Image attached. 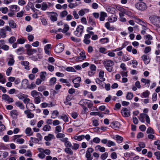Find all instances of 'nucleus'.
Listing matches in <instances>:
<instances>
[{"label":"nucleus","instance_id":"obj_1","mask_svg":"<svg viewBox=\"0 0 160 160\" xmlns=\"http://www.w3.org/2000/svg\"><path fill=\"white\" fill-rule=\"evenodd\" d=\"M103 64L106 69L109 72H111L112 71L113 66L114 64L113 61L110 60H107L105 61Z\"/></svg>","mask_w":160,"mask_h":160},{"label":"nucleus","instance_id":"obj_2","mask_svg":"<svg viewBox=\"0 0 160 160\" xmlns=\"http://www.w3.org/2000/svg\"><path fill=\"white\" fill-rule=\"evenodd\" d=\"M84 27L82 25H78L77 27L76 30L73 32L74 35L78 37H81L84 31Z\"/></svg>","mask_w":160,"mask_h":160},{"label":"nucleus","instance_id":"obj_3","mask_svg":"<svg viewBox=\"0 0 160 160\" xmlns=\"http://www.w3.org/2000/svg\"><path fill=\"white\" fill-rule=\"evenodd\" d=\"M152 23L154 25L157 26L160 22V18L157 16H152L149 17Z\"/></svg>","mask_w":160,"mask_h":160},{"label":"nucleus","instance_id":"obj_4","mask_svg":"<svg viewBox=\"0 0 160 160\" xmlns=\"http://www.w3.org/2000/svg\"><path fill=\"white\" fill-rule=\"evenodd\" d=\"M136 8L141 11H144L147 8V6L145 3L141 2L137 3L135 5Z\"/></svg>","mask_w":160,"mask_h":160},{"label":"nucleus","instance_id":"obj_5","mask_svg":"<svg viewBox=\"0 0 160 160\" xmlns=\"http://www.w3.org/2000/svg\"><path fill=\"white\" fill-rule=\"evenodd\" d=\"M143 38L145 40V43L147 45H149L152 43L151 41L152 40L153 38L150 35H145Z\"/></svg>","mask_w":160,"mask_h":160},{"label":"nucleus","instance_id":"obj_6","mask_svg":"<svg viewBox=\"0 0 160 160\" xmlns=\"http://www.w3.org/2000/svg\"><path fill=\"white\" fill-rule=\"evenodd\" d=\"M93 149L91 148H88L86 152L85 157L87 160H92V158L91 157V153L93 152Z\"/></svg>","mask_w":160,"mask_h":160},{"label":"nucleus","instance_id":"obj_7","mask_svg":"<svg viewBox=\"0 0 160 160\" xmlns=\"http://www.w3.org/2000/svg\"><path fill=\"white\" fill-rule=\"evenodd\" d=\"M122 115L124 117H128L130 116V112L129 110L126 108H123L121 110Z\"/></svg>","mask_w":160,"mask_h":160},{"label":"nucleus","instance_id":"obj_8","mask_svg":"<svg viewBox=\"0 0 160 160\" xmlns=\"http://www.w3.org/2000/svg\"><path fill=\"white\" fill-rule=\"evenodd\" d=\"M64 48V45L62 43H59L56 47L55 51L57 53H60L62 52Z\"/></svg>","mask_w":160,"mask_h":160},{"label":"nucleus","instance_id":"obj_9","mask_svg":"<svg viewBox=\"0 0 160 160\" xmlns=\"http://www.w3.org/2000/svg\"><path fill=\"white\" fill-rule=\"evenodd\" d=\"M2 99L5 101L8 102L9 103L12 102H13V99L12 98H10L8 95L6 94H4L2 95Z\"/></svg>","mask_w":160,"mask_h":160},{"label":"nucleus","instance_id":"obj_10","mask_svg":"<svg viewBox=\"0 0 160 160\" xmlns=\"http://www.w3.org/2000/svg\"><path fill=\"white\" fill-rule=\"evenodd\" d=\"M61 142H64V145L66 148H70L72 146L71 143L68 141V138H65L63 139H60Z\"/></svg>","mask_w":160,"mask_h":160},{"label":"nucleus","instance_id":"obj_11","mask_svg":"<svg viewBox=\"0 0 160 160\" xmlns=\"http://www.w3.org/2000/svg\"><path fill=\"white\" fill-rule=\"evenodd\" d=\"M50 13V19L52 22L56 21L57 20V17L58 15L57 13L55 12H48Z\"/></svg>","mask_w":160,"mask_h":160},{"label":"nucleus","instance_id":"obj_12","mask_svg":"<svg viewBox=\"0 0 160 160\" xmlns=\"http://www.w3.org/2000/svg\"><path fill=\"white\" fill-rule=\"evenodd\" d=\"M30 111H31V110H27L24 111V113L27 115L28 118H32L34 116V114L31 113Z\"/></svg>","mask_w":160,"mask_h":160},{"label":"nucleus","instance_id":"obj_13","mask_svg":"<svg viewBox=\"0 0 160 160\" xmlns=\"http://www.w3.org/2000/svg\"><path fill=\"white\" fill-rule=\"evenodd\" d=\"M26 107L28 110H31L32 111L35 110V107L32 103L30 102L27 103Z\"/></svg>","mask_w":160,"mask_h":160},{"label":"nucleus","instance_id":"obj_14","mask_svg":"<svg viewBox=\"0 0 160 160\" xmlns=\"http://www.w3.org/2000/svg\"><path fill=\"white\" fill-rule=\"evenodd\" d=\"M10 10L16 12L19 10L20 8L17 5H12L9 6Z\"/></svg>","mask_w":160,"mask_h":160},{"label":"nucleus","instance_id":"obj_15","mask_svg":"<svg viewBox=\"0 0 160 160\" xmlns=\"http://www.w3.org/2000/svg\"><path fill=\"white\" fill-rule=\"evenodd\" d=\"M44 139L46 141H49L52 139H55V137L54 135L49 134L47 136H45Z\"/></svg>","mask_w":160,"mask_h":160},{"label":"nucleus","instance_id":"obj_16","mask_svg":"<svg viewBox=\"0 0 160 160\" xmlns=\"http://www.w3.org/2000/svg\"><path fill=\"white\" fill-rule=\"evenodd\" d=\"M31 95L34 98H35L39 96H42V94L40 93L37 92L36 90H33L31 92Z\"/></svg>","mask_w":160,"mask_h":160},{"label":"nucleus","instance_id":"obj_17","mask_svg":"<svg viewBox=\"0 0 160 160\" xmlns=\"http://www.w3.org/2000/svg\"><path fill=\"white\" fill-rule=\"evenodd\" d=\"M37 52L36 49L31 48H28L27 50V53L28 55H31Z\"/></svg>","mask_w":160,"mask_h":160},{"label":"nucleus","instance_id":"obj_18","mask_svg":"<svg viewBox=\"0 0 160 160\" xmlns=\"http://www.w3.org/2000/svg\"><path fill=\"white\" fill-rule=\"evenodd\" d=\"M142 58L145 64H148L150 60L148 57L145 55L142 56Z\"/></svg>","mask_w":160,"mask_h":160},{"label":"nucleus","instance_id":"obj_19","mask_svg":"<svg viewBox=\"0 0 160 160\" xmlns=\"http://www.w3.org/2000/svg\"><path fill=\"white\" fill-rule=\"evenodd\" d=\"M21 135H16L14 136V138L17 139L16 141L19 144H21L23 143L24 142V140L23 138H18L20 137Z\"/></svg>","mask_w":160,"mask_h":160},{"label":"nucleus","instance_id":"obj_20","mask_svg":"<svg viewBox=\"0 0 160 160\" xmlns=\"http://www.w3.org/2000/svg\"><path fill=\"white\" fill-rule=\"evenodd\" d=\"M51 46V44H48L44 47V50L45 53L47 55L50 54V51L49 49L50 48Z\"/></svg>","mask_w":160,"mask_h":160},{"label":"nucleus","instance_id":"obj_21","mask_svg":"<svg viewBox=\"0 0 160 160\" xmlns=\"http://www.w3.org/2000/svg\"><path fill=\"white\" fill-rule=\"evenodd\" d=\"M10 114L13 118H16L18 115V113L16 110H14L10 111Z\"/></svg>","mask_w":160,"mask_h":160},{"label":"nucleus","instance_id":"obj_22","mask_svg":"<svg viewBox=\"0 0 160 160\" xmlns=\"http://www.w3.org/2000/svg\"><path fill=\"white\" fill-rule=\"evenodd\" d=\"M107 17V13L104 12H101L100 13V17L99 20L100 21H104L105 18Z\"/></svg>","mask_w":160,"mask_h":160},{"label":"nucleus","instance_id":"obj_23","mask_svg":"<svg viewBox=\"0 0 160 160\" xmlns=\"http://www.w3.org/2000/svg\"><path fill=\"white\" fill-rule=\"evenodd\" d=\"M21 64L25 66V68L27 70H29L30 69L28 65L29 64V62L27 61H22L21 62Z\"/></svg>","mask_w":160,"mask_h":160},{"label":"nucleus","instance_id":"obj_24","mask_svg":"<svg viewBox=\"0 0 160 160\" xmlns=\"http://www.w3.org/2000/svg\"><path fill=\"white\" fill-rule=\"evenodd\" d=\"M96 150H99L101 152H104L105 151V148L103 147H101L99 145H98L95 147Z\"/></svg>","mask_w":160,"mask_h":160},{"label":"nucleus","instance_id":"obj_25","mask_svg":"<svg viewBox=\"0 0 160 160\" xmlns=\"http://www.w3.org/2000/svg\"><path fill=\"white\" fill-rule=\"evenodd\" d=\"M141 81L142 83L145 84V85H146V86L149 87L150 86V81L149 79H147L145 78H142L141 80Z\"/></svg>","mask_w":160,"mask_h":160},{"label":"nucleus","instance_id":"obj_26","mask_svg":"<svg viewBox=\"0 0 160 160\" xmlns=\"http://www.w3.org/2000/svg\"><path fill=\"white\" fill-rule=\"evenodd\" d=\"M120 126V124L118 122H113L112 124V128L115 130H118Z\"/></svg>","mask_w":160,"mask_h":160},{"label":"nucleus","instance_id":"obj_27","mask_svg":"<svg viewBox=\"0 0 160 160\" xmlns=\"http://www.w3.org/2000/svg\"><path fill=\"white\" fill-rule=\"evenodd\" d=\"M104 75V72L103 71L101 70L99 73V76L101 80L103 81L105 80V78L103 77Z\"/></svg>","mask_w":160,"mask_h":160},{"label":"nucleus","instance_id":"obj_28","mask_svg":"<svg viewBox=\"0 0 160 160\" xmlns=\"http://www.w3.org/2000/svg\"><path fill=\"white\" fill-rule=\"evenodd\" d=\"M73 138L75 140L81 141L84 138V135H83L80 136L76 135Z\"/></svg>","mask_w":160,"mask_h":160},{"label":"nucleus","instance_id":"obj_29","mask_svg":"<svg viewBox=\"0 0 160 160\" xmlns=\"http://www.w3.org/2000/svg\"><path fill=\"white\" fill-rule=\"evenodd\" d=\"M58 118L62 119L65 122H68V117L66 115L64 114H63L59 116Z\"/></svg>","mask_w":160,"mask_h":160},{"label":"nucleus","instance_id":"obj_30","mask_svg":"<svg viewBox=\"0 0 160 160\" xmlns=\"http://www.w3.org/2000/svg\"><path fill=\"white\" fill-rule=\"evenodd\" d=\"M149 94L150 92L148 90H146L141 94V96L142 98H148L149 95Z\"/></svg>","mask_w":160,"mask_h":160},{"label":"nucleus","instance_id":"obj_31","mask_svg":"<svg viewBox=\"0 0 160 160\" xmlns=\"http://www.w3.org/2000/svg\"><path fill=\"white\" fill-rule=\"evenodd\" d=\"M15 105L17 106L20 109L23 110L24 108V106L22 103L20 101L16 102Z\"/></svg>","mask_w":160,"mask_h":160},{"label":"nucleus","instance_id":"obj_32","mask_svg":"<svg viewBox=\"0 0 160 160\" xmlns=\"http://www.w3.org/2000/svg\"><path fill=\"white\" fill-rule=\"evenodd\" d=\"M58 114L59 112L57 110H54L52 112L51 118L53 119H55L57 117Z\"/></svg>","mask_w":160,"mask_h":160},{"label":"nucleus","instance_id":"obj_33","mask_svg":"<svg viewBox=\"0 0 160 160\" xmlns=\"http://www.w3.org/2000/svg\"><path fill=\"white\" fill-rule=\"evenodd\" d=\"M62 128L61 126L58 125L55 128L54 132L55 133H57L62 131Z\"/></svg>","mask_w":160,"mask_h":160},{"label":"nucleus","instance_id":"obj_34","mask_svg":"<svg viewBox=\"0 0 160 160\" xmlns=\"http://www.w3.org/2000/svg\"><path fill=\"white\" fill-rule=\"evenodd\" d=\"M42 97V96H39L35 98H34V103L36 104H39L40 102H41V98Z\"/></svg>","mask_w":160,"mask_h":160},{"label":"nucleus","instance_id":"obj_35","mask_svg":"<svg viewBox=\"0 0 160 160\" xmlns=\"http://www.w3.org/2000/svg\"><path fill=\"white\" fill-rule=\"evenodd\" d=\"M114 8L111 6H108L106 7V10L107 12L110 13H113L114 12L113 11Z\"/></svg>","mask_w":160,"mask_h":160},{"label":"nucleus","instance_id":"obj_36","mask_svg":"<svg viewBox=\"0 0 160 160\" xmlns=\"http://www.w3.org/2000/svg\"><path fill=\"white\" fill-rule=\"evenodd\" d=\"M47 73L45 72H42L40 73V78L41 79L44 81L45 80Z\"/></svg>","mask_w":160,"mask_h":160},{"label":"nucleus","instance_id":"obj_37","mask_svg":"<svg viewBox=\"0 0 160 160\" xmlns=\"http://www.w3.org/2000/svg\"><path fill=\"white\" fill-rule=\"evenodd\" d=\"M0 35L2 38H5L6 37L5 30L4 28L1 29L0 32Z\"/></svg>","mask_w":160,"mask_h":160},{"label":"nucleus","instance_id":"obj_38","mask_svg":"<svg viewBox=\"0 0 160 160\" xmlns=\"http://www.w3.org/2000/svg\"><path fill=\"white\" fill-rule=\"evenodd\" d=\"M105 27L108 30L113 31L114 30V28L113 27H110L109 22H107L105 24Z\"/></svg>","mask_w":160,"mask_h":160},{"label":"nucleus","instance_id":"obj_39","mask_svg":"<svg viewBox=\"0 0 160 160\" xmlns=\"http://www.w3.org/2000/svg\"><path fill=\"white\" fill-rule=\"evenodd\" d=\"M51 127L48 124L45 125L43 128L42 130L46 132L49 131L51 129Z\"/></svg>","mask_w":160,"mask_h":160},{"label":"nucleus","instance_id":"obj_40","mask_svg":"<svg viewBox=\"0 0 160 160\" xmlns=\"http://www.w3.org/2000/svg\"><path fill=\"white\" fill-rule=\"evenodd\" d=\"M87 100L86 99H83L81 100L79 103L80 105L82 106H84L86 105L88 103Z\"/></svg>","mask_w":160,"mask_h":160},{"label":"nucleus","instance_id":"obj_41","mask_svg":"<svg viewBox=\"0 0 160 160\" xmlns=\"http://www.w3.org/2000/svg\"><path fill=\"white\" fill-rule=\"evenodd\" d=\"M9 25L12 28H15L16 26V24L13 20L9 21L8 22Z\"/></svg>","mask_w":160,"mask_h":160},{"label":"nucleus","instance_id":"obj_42","mask_svg":"<svg viewBox=\"0 0 160 160\" xmlns=\"http://www.w3.org/2000/svg\"><path fill=\"white\" fill-rule=\"evenodd\" d=\"M109 20L111 22H114L116 21L117 20V18L116 16H112L108 18Z\"/></svg>","mask_w":160,"mask_h":160},{"label":"nucleus","instance_id":"obj_43","mask_svg":"<svg viewBox=\"0 0 160 160\" xmlns=\"http://www.w3.org/2000/svg\"><path fill=\"white\" fill-rule=\"evenodd\" d=\"M65 137V135L63 133H60L59 132L57 133L56 135V137L58 138H60V139L64 138Z\"/></svg>","mask_w":160,"mask_h":160},{"label":"nucleus","instance_id":"obj_44","mask_svg":"<svg viewBox=\"0 0 160 160\" xmlns=\"http://www.w3.org/2000/svg\"><path fill=\"white\" fill-rule=\"evenodd\" d=\"M69 28V25L68 24H65L64 27L62 32L63 33H65L68 30Z\"/></svg>","mask_w":160,"mask_h":160},{"label":"nucleus","instance_id":"obj_45","mask_svg":"<svg viewBox=\"0 0 160 160\" xmlns=\"http://www.w3.org/2000/svg\"><path fill=\"white\" fill-rule=\"evenodd\" d=\"M107 145L108 147H110L112 146H115L116 145V144L114 142L112 141L111 140H109L108 141Z\"/></svg>","mask_w":160,"mask_h":160},{"label":"nucleus","instance_id":"obj_46","mask_svg":"<svg viewBox=\"0 0 160 160\" xmlns=\"http://www.w3.org/2000/svg\"><path fill=\"white\" fill-rule=\"evenodd\" d=\"M65 151L66 153L69 154L71 155L73 154L72 151L69 147L66 148L65 149Z\"/></svg>","mask_w":160,"mask_h":160},{"label":"nucleus","instance_id":"obj_47","mask_svg":"<svg viewBox=\"0 0 160 160\" xmlns=\"http://www.w3.org/2000/svg\"><path fill=\"white\" fill-rule=\"evenodd\" d=\"M116 140L117 141L118 143H121L122 142L123 139V138L122 137L118 135L116 136Z\"/></svg>","mask_w":160,"mask_h":160},{"label":"nucleus","instance_id":"obj_48","mask_svg":"<svg viewBox=\"0 0 160 160\" xmlns=\"http://www.w3.org/2000/svg\"><path fill=\"white\" fill-rule=\"evenodd\" d=\"M25 41L26 39L23 38H20L17 40V42L18 44H23L25 43Z\"/></svg>","mask_w":160,"mask_h":160},{"label":"nucleus","instance_id":"obj_49","mask_svg":"<svg viewBox=\"0 0 160 160\" xmlns=\"http://www.w3.org/2000/svg\"><path fill=\"white\" fill-rule=\"evenodd\" d=\"M49 7L47 4L44 2L42 3L41 7V9L42 10L45 11Z\"/></svg>","mask_w":160,"mask_h":160},{"label":"nucleus","instance_id":"obj_50","mask_svg":"<svg viewBox=\"0 0 160 160\" xmlns=\"http://www.w3.org/2000/svg\"><path fill=\"white\" fill-rule=\"evenodd\" d=\"M68 72H75L76 71L73 68L71 67H68L65 69Z\"/></svg>","mask_w":160,"mask_h":160},{"label":"nucleus","instance_id":"obj_51","mask_svg":"<svg viewBox=\"0 0 160 160\" xmlns=\"http://www.w3.org/2000/svg\"><path fill=\"white\" fill-rule=\"evenodd\" d=\"M86 10H88L87 9L81 10L78 12L79 15L80 16H83L85 14V11Z\"/></svg>","mask_w":160,"mask_h":160},{"label":"nucleus","instance_id":"obj_52","mask_svg":"<svg viewBox=\"0 0 160 160\" xmlns=\"http://www.w3.org/2000/svg\"><path fill=\"white\" fill-rule=\"evenodd\" d=\"M116 8L118 10L120 11V12H121L123 13H125V9L121 6H117L116 7Z\"/></svg>","mask_w":160,"mask_h":160},{"label":"nucleus","instance_id":"obj_53","mask_svg":"<svg viewBox=\"0 0 160 160\" xmlns=\"http://www.w3.org/2000/svg\"><path fill=\"white\" fill-rule=\"evenodd\" d=\"M108 157V153L106 152L101 154V158L102 160H105Z\"/></svg>","mask_w":160,"mask_h":160},{"label":"nucleus","instance_id":"obj_54","mask_svg":"<svg viewBox=\"0 0 160 160\" xmlns=\"http://www.w3.org/2000/svg\"><path fill=\"white\" fill-rule=\"evenodd\" d=\"M133 97V94L131 92L128 93L126 96V98L128 100H131Z\"/></svg>","mask_w":160,"mask_h":160},{"label":"nucleus","instance_id":"obj_55","mask_svg":"<svg viewBox=\"0 0 160 160\" xmlns=\"http://www.w3.org/2000/svg\"><path fill=\"white\" fill-rule=\"evenodd\" d=\"M56 78L53 77L51 78L50 80V83L51 85H54L56 81Z\"/></svg>","mask_w":160,"mask_h":160},{"label":"nucleus","instance_id":"obj_56","mask_svg":"<svg viewBox=\"0 0 160 160\" xmlns=\"http://www.w3.org/2000/svg\"><path fill=\"white\" fill-rule=\"evenodd\" d=\"M68 12L66 11H62L60 14V16L62 18L65 17L68 14Z\"/></svg>","mask_w":160,"mask_h":160},{"label":"nucleus","instance_id":"obj_57","mask_svg":"<svg viewBox=\"0 0 160 160\" xmlns=\"http://www.w3.org/2000/svg\"><path fill=\"white\" fill-rule=\"evenodd\" d=\"M32 129L30 128H26L25 132L26 134L28 135L29 136L31 135V132Z\"/></svg>","mask_w":160,"mask_h":160},{"label":"nucleus","instance_id":"obj_58","mask_svg":"<svg viewBox=\"0 0 160 160\" xmlns=\"http://www.w3.org/2000/svg\"><path fill=\"white\" fill-rule=\"evenodd\" d=\"M147 133L154 134V131L153 129L151 127H149L146 131Z\"/></svg>","mask_w":160,"mask_h":160},{"label":"nucleus","instance_id":"obj_59","mask_svg":"<svg viewBox=\"0 0 160 160\" xmlns=\"http://www.w3.org/2000/svg\"><path fill=\"white\" fill-rule=\"evenodd\" d=\"M30 139L32 142H34L36 143H38L40 141L38 139L35 138L31 137L30 138Z\"/></svg>","mask_w":160,"mask_h":160},{"label":"nucleus","instance_id":"obj_60","mask_svg":"<svg viewBox=\"0 0 160 160\" xmlns=\"http://www.w3.org/2000/svg\"><path fill=\"white\" fill-rule=\"evenodd\" d=\"M16 40V39L15 37L14 36L11 37L9 39H8V41L9 42L12 44Z\"/></svg>","mask_w":160,"mask_h":160},{"label":"nucleus","instance_id":"obj_61","mask_svg":"<svg viewBox=\"0 0 160 160\" xmlns=\"http://www.w3.org/2000/svg\"><path fill=\"white\" fill-rule=\"evenodd\" d=\"M0 11L3 13H6L8 11V8L7 7L0 8Z\"/></svg>","mask_w":160,"mask_h":160},{"label":"nucleus","instance_id":"obj_62","mask_svg":"<svg viewBox=\"0 0 160 160\" xmlns=\"http://www.w3.org/2000/svg\"><path fill=\"white\" fill-rule=\"evenodd\" d=\"M92 125L93 126L96 127L99 125L98 121L97 119H94L92 121Z\"/></svg>","mask_w":160,"mask_h":160},{"label":"nucleus","instance_id":"obj_63","mask_svg":"<svg viewBox=\"0 0 160 160\" xmlns=\"http://www.w3.org/2000/svg\"><path fill=\"white\" fill-rule=\"evenodd\" d=\"M24 13V11H21L17 13V17L18 18L22 17L23 16Z\"/></svg>","mask_w":160,"mask_h":160},{"label":"nucleus","instance_id":"obj_64","mask_svg":"<svg viewBox=\"0 0 160 160\" xmlns=\"http://www.w3.org/2000/svg\"><path fill=\"white\" fill-rule=\"evenodd\" d=\"M154 155L156 157L157 159L158 160H160V152L159 151L155 152L154 153Z\"/></svg>","mask_w":160,"mask_h":160}]
</instances>
